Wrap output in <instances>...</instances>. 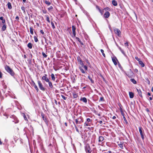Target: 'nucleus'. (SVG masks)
I'll return each instance as SVG.
<instances>
[{
	"label": "nucleus",
	"mask_w": 153,
	"mask_h": 153,
	"mask_svg": "<svg viewBox=\"0 0 153 153\" xmlns=\"http://www.w3.org/2000/svg\"><path fill=\"white\" fill-rule=\"evenodd\" d=\"M104 137H103L100 136L99 137V141L100 142H101L104 140Z\"/></svg>",
	"instance_id": "nucleus-18"
},
{
	"label": "nucleus",
	"mask_w": 153,
	"mask_h": 153,
	"mask_svg": "<svg viewBox=\"0 0 153 153\" xmlns=\"http://www.w3.org/2000/svg\"><path fill=\"white\" fill-rule=\"evenodd\" d=\"M83 12L85 13L86 15L87 16H88V13L86 11L84 10L83 11Z\"/></svg>",
	"instance_id": "nucleus-48"
},
{
	"label": "nucleus",
	"mask_w": 153,
	"mask_h": 153,
	"mask_svg": "<svg viewBox=\"0 0 153 153\" xmlns=\"http://www.w3.org/2000/svg\"><path fill=\"white\" fill-rule=\"evenodd\" d=\"M83 67L84 68L85 70L87 71L88 70V67L84 65L82 67V68Z\"/></svg>",
	"instance_id": "nucleus-38"
},
{
	"label": "nucleus",
	"mask_w": 153,
	"mask_h": 153,
	"mask_svg": "<svg viewBox=\"0 0 153 153\" xmlns=\"http://www.w3.org/2000/svg\"><path fill=\"white\" fill-rule=\"evenodd\" d=\"M51 78L52 80L54 81L55 80V77L53 74H51Z\"/></svg>",
	"instance_id": "nucleus-16"
},
{
	"label": "nucleus",
	"mask_w": 153,
	"mask_h": 153,
	"mask_svg": "<svg viewBox=\"0 0 153 153\" xmlns=\"http://www.w3.org/2000/svg\"><path fill=\"white\" fill-rule=\"evenodd\" d=\"M4 89H5L7 88V86L6 85H4Z\"/></svg>",
	"instance_id": "nucleus-62"
},
{
	"label": "nucleus",
	"mask_w": 153,
	"mask_h": 153,
	"mask_svg": "<svg viewBox=\"0 0 153 153\" xmlns=\"http://www.w3.org/2000/svg\"><path fill=\"white\" fill-rule=\"evenodd\" d=\"M42 81L44 83L45 82H49V79L47 77V75L46 74H45V75L43 76L42 77Z\"/></svg>",
	"instance_id": "nucleus-2"
},
{
	"label": "nucleus",
	"mask_w": 153,
	"mask_h": 153,
	"mask_svg": "<svg viewBox=\"0 0 153 153\" xmlns=\"http://www.w3.org/2000/svg\"><path fill=\"white\" fill-rule=\"evenodd\" d=\"M110 14L108 12H106V18H108L110 16Z\"/></svg>",
	"instance_id": "nucleus-25"
},
{
	"label": "nucleus",
	"mask_w": 153,
	"mask_h": 153,
	"mask_svg": "<svg viewBox=\"0 0 153 153\" xmlns=\"http://www.w3.org/2000/svg\"><path fill=\"white\" fill-rule=\"evenodd\" d=\"M45 17L46 18V20L49 23L50 22V21L49 20V18L48 15H45Z\"/></svg>",
	"instance_id": "nucleus-27"
},
{
	"label": "nucleus",
	"mask_w": 153,
	"mask_h": 153,
	"mask_svg": "<svg viewBox=\"0 0 153 153\" xmlns=\"http://www.w3.org/2000/svg\"><path fill=\"white\" fill-rule=\"evenodd\" d=\"M7 27L5 24H4L3 25L1 28V30L2 31H4L6 29Z\"/></svg>",
	"instance_id": "nucleus-13"
},
{
	"label": "nucleus",
	"mask_w": 153,
	"mask_h": 153,
	"mask_svg": "<svg viewBox=\"0 0 153 153\" xmlns=\"http://www.w3.org/2000/svg\"><path fill=\"white\" fill-rule=\"evenodd\" d=\"M96 8L97 9L99 10V11L101 15H102L103 14V13L104 12V10H105V8H104L102 10H101L99 8V7L97 6H96Z\"/></svg>",
	"instance_id": "nucleus-9"
},
{
	"label": "nucleus",
	"mask_w": 153,
	"mask_h": 153,
	"mask_svg": "<svg viewBox=\"0 0 153 153\" xmlns=\"http://www.w3.org/2000/svg\"><path fill=\"white\" fill-rule=\"evenodd\" d=\"M119 146L120 147L122 148V147H123V144H119Z\"/></svg>",
	"instance_id": "nucleus-53"
},
{
	"label": "nucleus",
	"mask_w": 153,
	"mask_h": 153,
	"mask_svg": "<svg viewBox=\"0 0 153 153\" xmlns=\"http://www.w3.org/2000/svg\"><path fill=\"white\" fill-rule=\"evenodd\" d=\"M5 69L6 71L11 76H13L14 75V73L13 70L11 69L9 66L6 65L5 66Z\"/></svg>",
	"instance_id": "nucleus-1"
},
{
	"label": "nucleus",
	"mask_w": 153,
	"mask_h": 153,
	"mask_svg": "<svg viewBox=\"0 0 153 153\" xmlns=\"http://www.w3.org/2000/svg\"><path fill=\"white\" fill-rule=\"evenodd\" d=\"M73 97L74 98H76L78 97L77 94L76 92H74L73 94Z\"/></svg>",
	"instance_id": "nucleus-21"
},
{
	"label": "nucleus",
	"mask_w": 153,
	"mask_h": 153,
	"mask_svg": "<svg viewBox=\"0 0 153 153\" xmlns=\"http://www.w3.org/2000/svg\"><path fill=\"white\" fill-rule=\"evenodd\" d=\"M90 126V125H89V123L87 122H85L84 124V126L85 127Z\"/></svg>",
	"instance_id": "nucleus-31"
},
{
	"label": "nucleus",
	"mask_w": 153,
	"mask_h": 153,
	"mask_svg": "<svg viewBox=\"0 0 153 153\" xmlns=\"http://www.w3.org/2000/svg\"><path fill=\"white\" fill-rule=\"evenodd\" d=\"M123 118L124 119V120L125 121L126 123V124H127L128 123L127 121V120H126V118L124 116V115H123Z\"/></svg>",
	"instance_id": "nucleus-39"
},
{
	"label": "nucleus",
	"mask_w": 153,
	"mask_h": 153,
	"mask_svg": "<svg viewBox=\"0 0 153 153\" xmlns=\"http://www.w3.org/2000/svg\"><path fill=\"white\" fill-rule=\"evenodd\" d=\"M129 95L130 98H132L134 97V94L132 92H129Z\"/></svg>",
	"instance_id": "nucleus-23"
},
{
	"label": "nucleus",
	"mask_w": 153,
	"mask_h": 153,
	"mask_svg": "<svg viewBox=\"0 0 153 153\" xmlns=\"http://www.w3.org/2000/svg\"><path fill=\"white\" fill-rule=\"evenodd\" d=\"M45 2L48 6H49L51 4V3L49 1H45Z\"/></svg>",
	"instance_id": "nucleus-29"
},
{
	"label": "nucleus",
	"mask_w": 153,
	"mask_h": 153,
	"mask_svg": "<svg viewBox=\"0 0 153 153\" xmlns=\"http://www.w3.org/2000/svg\"><path fill=\"white\" fill-rule=\"evenodd\" d=\"M139 64L142 67H143L144 66V64L142 61H139Z\"/></svg>",
	"instance_id": "nucleus-24"
},
{
	"label": "nucleus",
	"mask_w": 153,
	"mask_h": 153,
	"mask_svg": "<svg viewBox=\"0 0 153 153\" xmlns=\"http://www.w3.org/2000/svg\"><path fill=\"white\" fill-rule=\"evenodd\" d=\"M76 28L74 26H72V30L73 33V34L71 35V36L72 38L75 37L76 36Z\"/></svg>",
	"instance_id": "nucleus-5"
},
{
	"label": "nucleus",
	"mask_w": 153,
	"mask_h": 153,
	"mask_svg": "<svg viewBox=\"0 0 153 153\" xmlns=\"http://www.w3.org/2000/svg\"><path fill=\"white\" fill-rule=\"evenodd\" d=\"M19 17L18 16H16V20H19Z\"/></svg>",
	"instance_id": "nucleus-56"
},
{
	"label": "nucleus",
	"mask_w": 153,
	"mask_h": 153,
	"mask_svg": "<svg viewBox=\"0 0 153 153\" xmlns=\"http://www.w3.org/2000/svg\"><path fill=\"white\" fill-rule=\"evenodd\" d=\"M139 132H140V135L141 136V138L143 140L144 139V137L143 134V131L142 130V128L141 127H139Z\"/></svg>",
	"instance_id": "nucleus-8"
},
{
	"label": "nucleus",
	"mask_w": 153,
	"mask_h": 153,
	"mask_svg": "<svg viewBox=\"0 0 153 153\" xmlns=\"http://www.w3.org/2000/svg\"><path fill=\"white\" fill-rule=\"evenodd\" d=\"M61 96L62 97L64 100H66V97H65V96L63 95H61Z\"/></svg>",
	"instance_id": "nucleus-41"
},
{
	"label": "nucleus",
	"mask_w": 153,
	"mask_h": 153,
	"mask_svg": "<svg viewBox=\"0 0 153 153\" xmlns=\"http://www.w3.org/2000/svg\"><path fill=\"white\" fill-rule=\"evenodd\" d=\"M135 59L136 60H137L138 61H140V60H140V59H139V58H138V57H137L136 56V57H135Z\"/></svg>",
	"instance_id": "nucleus-51"
},
{
	"label": "nucleus",
	"mask_w": 153,
	"mask_h": 153,
	"mask_svg": "<svg viewBox=\"0 0 153 153\" xmlns=\"http://www.w3.org/2000/svg\"><path fill=\"white\" fill-rule=\"evenodd\" d=\"M88 78L91 81L92 83H94V81L91 78V77L90 76H88Z\"/></svg>",
	"instance_id": "nucleus-32"
},
{
	"label": "nucleus",
	"mask_w": 153,
	"mask_h": 153,
	"mask_svg": "<svg viewBox=\"0 0 153 153\" xmlns=\"http://www.w3.org/2000/svg\"><path fill=\"white\" fill-rule=\"evenodd\" d=\"M41 116L42 117V119L45 122L46 124H48V121L47 120V119L46 117H45L44 116V114H41Z\"/></svg>",
	"instance_id": "nucleus-10"
},
{
	"label": "nucleus",
	"mask_w": 153,
	"mask_h": 153,
	"mask_svg": "<svg viewBox=\"0 0 153 153\" xmlns=\"http://www.w3.org/2000/svg\"><path fill=\"white\" fill-rule=\"evenodd\" d=\"M151 91L153 92V87H152V89H151Z\"/></svg>",
	"instance_id": "nucleus-64"
},
{
	"label": "nucleus",
	"mask_w": 153,
	"mask_h": 153,
	"mask_svg": "<svg viewBox=\"0 0 153 153\" xmlns=\"http://www.w3.org/2000/svg\"><path fill=\"white\" fill-rule=\"evenodd\" d=\"M7 7L9 9H11L12 8V6L10 2H8L7 3Z\"/></svg>",
	"instance_id": "nucleus-15"
},
{
	"label": "nucleus",
	"mask_w": 153,
	"mask_h": 153,
	"mask_svg": "<svg viewBox=\"0 0 153 153\" xmlns=\"http://www.w3.org/2000/svg\"><path fill=\"white\" fill-rule=\"evenodd\" d=\"M133 17L134 19L136 20H137V17L136 14L135 13H134L133 15Z\"/></svg>",
	"instance_id": "nucleus-22"
},
{
	"label": "nucleus",
	"mask_w": 153,
	"mask_h": 153,
	"mask_svg": "<svg viewBox=\"0 0 153 153\" xmlns=\"http://www.w3.org/2000/svg\"><path fill=\"white\" fill-rule=\"evenodd\" d=\"M101 52L102 53H104V51L102 49L101 50Z\"/></svg>",
	"instance_id": "nucleus-60"
},
{
	"label": "nucleus",
	"mask_w": 153,
	"mask_h": 153,
	"mask_svg": "<svg viewBox=\"0 0 153 153\" xmlns=\"http://www.w3.org/2000/svg\"><path fill=\"white\" fill-rule=\"evenodd\" d=\"M37 82L40 89L42 91H44L45 89L41 81L39 80H38L37 81Z\"/></svg>",
	"instance_id": "nucleus-4"
},
{
	"label": "nucleus",
	"mask_w": 153,
	"mask_h": 153,
	"mask_svg": "<svg viewBox=\"0 0 153 153\" xmlns=\"http://www.w3.org/2000/svg\"><path fill=\"white\" fill-rule=\"evenodd\" d=\"M22 116L24 118V119L26 120H27V118L26 117V116H25V114L24 113H23L22 114Z\"/></svg>",
	"instance_id": "nucleus-33"
},
{
	"label": "nucleus",
	"mask_w": 153,
	"mask_h": 153,
	"mask_svg": "<svg viewBox=\"0 0 153 153\" xmlns=\"http://www.w3.org/2000/svg\"><path fill=\"white\" fill-rule=\"evenodd\" d=\"M125 45H126V46H128V42H126V43H125Z\"/></svg>",
	"instance_id": "nucleus-57"
},
{
	"label": "nucleus",
	"mask_w": 153,
	"mask_h": 153,
	"mask_svg": "<svg viewBox=\"0 0 153 153\" xmlns=\"http://www.w3.org/2000/svg\"><path fill=\"white\" fill-rule=\"evenodd\" d=\"M112 4L114 6H116L117 5V2L115 0H113L112 1Z\"/></svg>",
	"instance_id": "nucleus-19"
},
{
	"label": "nucleus",
	"mask_w": 153,
	"mask_h": 153,
	"mask_svg": "<svg viewBox=\"0 0 153 153\" xmlns=\"http://www.w3.org/2000/svg\"><path fill=\"white\" fill-rule=\"evenodd\" d=\"M131 81L134 84H136L137 83L136 81L134 79H131Z\"/></svg>",
	"instance_id": "nucleus-30"
},
{
	"label": "nucleus",
	"mask_w": 153,
	"mask_h": 153,
	"mask_svg": "<svg viewBox=\"0 0 153 153\" xmlns=\"http://www.w3.org/2000/svg\"><path fill=\"white\" fill-rule=\"evenodd\" d=\"M137 92H138L139 95L140 96L142 97V95H141V92L140 90V89L139 90L138 89H137Z\"/></svg>",
	"instance_id": "nucleus-28"
},
{
	"label": "nucleus",
	"mask_w": 153,
	"mask_h": 153,
	"mask_svg": "<svg viewBox=\"0 0 153 153\" xmlns=\"http://www.w3.org/2000/svg\"><path fill=\"white\" fill-rule=\"evenodd\" d=\"M112 61H113V62L114 64L115 65H117V63L116 61V60H115V59H114V58H112Z\"/></svg>",
	"instance_id": "nucleus-36"
},
{
	"label": "nucleus",
	"mask_w": 153,
	"mask_h": 153,
	"mask_svg": "<svg viewBox=\"0 0 153 153\" xmlns=\"http://www.w3.org/2000/svg\"><path fill=\"white\" fill-rule=\"evenodd\" d=\"M120 110H121V114H122V115H124V114L123 113V112L122 111V108H120Z\"/></svg>",
	"instance_id": "nucleus-61"
},
{
	"label": "nucleus",
	"mask_w": 153,
	"mask_h": 153,
	"mask_svg": "<svg viewBox=\"0 0 153 153\" xmlns=\"http://www.w3.org/2000/svg\"><path fill=\"white\" fill-rule=\"evenodd\" d=\"M79 64L81 65V66H79V69L81 71L82 73L83 74H85V71L82 68V67L84 65L83 62L82 61Z\"/></svg>",
	"instance_id": "nucleus-6"
},
{
	"label": "nucleus",
	"mask_w": 153,
	"mask_h": 153,
	"mask_svg": "<svg viewBox=\"0 0 153 153\" xmlns=\"http://www.w3.org/2000/svg\"><path fill=\"white\" fill-rule=\"evenodd\" d=\"M85 151L87 153H91L92 151L90 146L88 144H86L85 147Z\"/></svg>",
	"instance_id": "nucleus-3"
},
{
	"label": "nucleus",
	"mask_w": 153,
	"mask_h": 153,
	"mask_svg": "<svg viewBox=\"0 0 153 153\" xmlns=\"http://www.w3.org/2000/svg\"><path fill=\"white\" fill-rule=\"evenodd\" d=\"M51 25H52V27L53 28V29L55 28V26L54 25V24L52 22H51Z\"/></svg>",
	"instance_id": "nucleus-40"
},
{
	"label": "nucleus",
	"mask_w": 153,
	"mask_h": 153,
	"mask_svg": "<svg viewBox=\"0 0 153 153\" xmlns=\"http://www.w3.org/2000/svg\"><path fill=\"white\" fill-rule=\"evenodd\" d=\"M80 100L86 103L87 102V100L85 97H84L82 98H81Z\"/></svg>",
	"instance_id": "nucleus-14"
},
{
	"label": "nucleus",
	"mask_w": 153,
	"mask_h": 153,
	"mask_svg": "<svg viewBox=\"0 0 153 153\" xmlns=\"http://www.w3.org/2000/svg\"><path fill=\"white\" fill-rule=\"evenodd\" d=\"M86 121H87L86 122L89 123L91 121V120L90 118H88L87 119Z\"/></svg>",
	"instance_id": "nucleus-42"
},
{
	"label": "nucleus",
	"mask_w": 153,
	"mask_h": 153,
	"mask_svg": "<svg viewBox=\"0 0 153 153\" xmlns=\"http://www.w3.org/2000/svg\"><path fill=\"white\" fill-rule=\"evenodd\" d=\"M114 32L118 36H120L121 34V32L120 30L117 28H115L114 29Z\"/></svg>",
	"instance_id": "nucleus-7"
},
{
	"label": "nucleus",
	"mask_w": 153,
	"mask_h": 153,
	"mask_svg": "<svg viewBox=\"0 0 153 153\" xmlns=\"http://www.w3.org/2000/svg\"><path fill=\"white\" fill-rule=\"evenodd\" d=\"M78 62H79V63L80 62H82V60L80 59H78Z\"/></svg>",
	"instance_id": "nucleus-45"
},
{
	"label": "nucleus",
	"mask_w": 153,
	"mask_h": 153,
	"mask_svg": "<svg viewBox=\"0 0 153 153\" xmlns=\"http://www.w3.org/2000/svg\"><path fill=\"white\" fill-rule=\"evenodd\" d=\"M40 32L42 34H44V32L43 30H41L40 31Z\"/></svg>",
	"instance_id": "nucleus-50"
},
{
	"label": "nucleus",
	"mask_w": 153,
	"mask_h": 153,
	"mask_svg": "<svg viewBox=\"0 0 153 153\" xmlns=\"http://www.w3.org/2000/svg\"><path fill=\"white\" fill-rule=\"evenodd\" d=\"M75 127L76 128V131L78 132H79V130H78V128L77 127H76V126L75 125Z\"/></svg>",
	"instance_id": "nucleus-43"
},
{
	"label": "nucleus",
	"mask_w": 153,
	"mask_h": 153,
	"mask_svg": "<svg viewBox=\"0 0 153 153\" xmlns=\"http://www.w3.org/2000/svg\"><path fill=\"white\" fill-rule=\"evenodd\" d=\"M106 10H110L109 8L108 7H106Z\"/></svg>",
	"instance_id": "nucleus-58"
},
{
	"label": "nucleus",
	"mask_w": 153,
	"mask_h": 153,
	"mask_svg": "<svg viewBox=\"0 0 153 153\" xmlns=\"http://www.w3.org/2000/svg\"><path fill=\"white\" fill-rule=\"evenodd\" d=\"M76 39L79 41V42L81 41L78 37H76Z\"/></svg>",
	"instance_id": "nucleus-47"
},
{
	"label": "nucleus",
	"mask_w": 153,
	"mask_h": 153,
	"mask_svg": "<svg viewBox=\"0 0 153 153\" xmlns=\"http://www.w3.org/2000/svg\"><path fill=\"white\" fill-rule=\"evenodd\" d=\"M116 118V117L115 116H114L112 117V118L113 119H115Z\"/></svg>",
	"instance_id": "nucleus-63"
},
{
	"label": "nucleus",
	"mask_w": 153,
	"mask_h": 153,
	"mask_svg": "<svg viewBox=\"0 0 153 153\" xmlns=\"http://www.w3.org/2000/svg\"><path fill=\"white\" fill-rule=\"evenodd\" d=\"M75 122H76V124H77L78 123V121L77 119H75Z\"/></svg>",
	"instance_id": "nucleus-55"
},
{
	"label": "nucleus",
	"mask_w": 153,
	"mask_h": 153,
	"mask_svg": "<svg viewBox=\"0 0 153 153\" xmlns=\"http://www.w3.org/2000/svg\"><path fill=\"white\" fill-rule=\"evenodd\" d=\"M12 117L14 119V120H12L13 122H14L15 123H19V120L17 118L14 116H12Z\"/></svg>",
	"instance_id": "nucleus-12"
},
{
	"label": "nucleus",
	"mask_w": 153,
	"mask_h": 153,
	"mask_svg": "<svg viewBox=\"0 0 153 153\" xmlns=\"http://www.w3.org/2000/svg\"><path fill=\"white\" fill-rule=\"evenodd\" d=\"M42 11L43 13L44 14H46L47 13V11L46 10H42Z\"/></svg>",
	"instance_id": "nucleus-44"
},
{
	"label": "nucleus",
	"mask_w": 153,
	"mask_h": 153,
	"mask_svg": "<svg viewBox=\"0 0 153 153\" xmlns=\"http://www.w3.org/2000/svg\"><path fill=\"white\" fill-rule=\"evenodd\" d=\"M27 47L30 49H31L32 48V44L30 42L27 45Z\"/></svg>",
	"instance_id": "nucleus-17"
},
{
	"label": "nucleus",
	"mask_w": 153,
	"mask_h": 153,
	"mask_svg": "<svg viewBox=\"0 0 153 153\" xmlns=\"http://www.w3.org/2000/svg\"><path fill=\"white\" fill-rule=\"evenodd\" d=\"M21 9L22 10V11H23V12L24 13H25V8L24 7L22 6L21 7Z\"/></svg>",
	"instance_id": "nucleus-37"
},
{
	"label": "nucleus",
	"mask_w": 153,
	"mask_h": 153,
	"mask_svg": "<svg viewBox=\"0 0 153 153\" xmlns=\"http://www.w3.org/2000/svg\"><path fill=\"white\" fill-rule=\"evenodd\" d=\"M30 33L32 35H33V29L32 27H30Z\"/></svg>",
	"instance_id": "nucleus-26"
},
{
	"label": "nucleus",
	"mask_w": 153,
	"mask_h": 153,
	"mask_svg": "<svg viewBox=\"0 0 153 153\" xmlns=\"http://www.w3.org/2000/svg\"><path fill=\"white\" fill-rule=\"evenodd\" d=\"M48 82V85L49 87L51 88H52L53 87V85H52V84L51 82L50 81V80H49V82Z\"/></svg>",
	"instance_id": "nucleus-20"
},
{
	"label": "nucleus",
	"mask_w": 153,
	"mask_h": 153,
	"mask_svg": "<svg viewBox=\"0 0 153 153\" xmlns=\"http://www.w3.org/2000/svg\"><path fill=\"white\" fill-rule=\"evenodd\" d=\"M34 41L35 42H37L38 41V40L37 37L36 36H34Z\"/></svg>",
	"instance_id": "nucleus-35"
},
{
	"label": "nucleus",
	"mask_w": 153,
	"mask_h": 153,
	"mask_svg": "<svg viewBox=\"0 0 153 153\" xmlns=\"http://www.w3.org/2000/svg\"><path fill=\"white\" fill-rule=\"evenodd\" d=\"M2 73L0 71V78H1L2 77Z\"/></svg>",
	"instance_id": "nucleus-52"
},
{
	"label": "nucleus",
	"mask_w": 153,
	"mask_h": 153,
	"mask_svg": "<svg viewBox=\"0 0 153 153\" xmlns=\"http://www.w3.org/2000/svg\"><path fill=\"white\" fill-rule=\"evenodd\" d=\"M32 84H33V86L36 89V90L38 92L39 90V89H38V88L37 87V86L36 85L35 82L33 80L32 81Z\"/></svg>",
	"instance_id": "nucleus-11"
},
{
	"label": "nucleus",
	"mask_w": 153,
	"mask_h": 153,
	"mask_svg": "<svg viewBox=\"0 0 153 153\" xmlns=\"http://www.w3.org/2000/svg\"><path fill=\"white\" fill-rule=\"evenodd\" d=\"M42 55L44 58H46L47 57V55H46L44 52H42Z\"/></svg>",
	"instance_id": "nucleus-34"
},
{
	"label": "nucleus",
	"mask_w": 153,
	"mask_h": 153,
	"mask_svg": "<svg viewBox=\"0 0 153 153\" xmlns=\"http://www.w3.org/2000/svg\"><path fill=\"white\" fill-rule=\"evenodd\" d=\"M0 19L2 21L4 19L3 17L2 16L0 17Z\"/></svg>",
	"instance_id": "nucleus-54"
},
{
	"label": "nucleus",
	"mask_w": 153,
	"mask_h": 153,
	"mask_svg": "<svg viewBox=\"0 0 153 153\" xmlns=\"http://www.w3.org/2000/svg\"><path fill=\"white\" fill-rule=\"evenodd\" d=\"M2 23L3 24H5V20L4 19L3 20H2Z\"/></svg>",
	"instance_id": "nucleus-49"
},
{
	"label": "nucleus",
	"mask_w": 153,
	"mask_h": 153,
	"mask_svg": "<svg viewBox=\"0 0 153 153\" xmlns=\"http://www.w3.org/2000/svg\"><path fill=\"white\" fill-rule=\"evenodd\" d=\"M79 42L81 44V45H83V43L81 42V41L80 42Z\"/></svg>",
	"instance_id": "nucleus-59"
},
{
	"label": "nucleus",
	"mask_w": 153,
	"mask_h": 153,
	"mask_svg": "<svg viewBox=\"0 0 153 153\" xmlns=\"http://www.w3.org/2000/svg\"><path fill=\"white\" fill-rule=\"evenodd\" d=\"M53 8V7L52 6H50L48 8V10H51Z\"/></svg>",
	"instance_id": "nucleus-46"
}]
</instances>
